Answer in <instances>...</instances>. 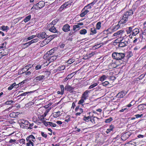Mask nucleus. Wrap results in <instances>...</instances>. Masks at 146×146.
<instances>
[{
	"mask_svg": "<svg viewBox=\"0 0 146 146\" xmlns=\"http://www.w3.org/2000/svg\"><path fill=\"white\" fill-rule=\"evenodd\" d=\"M109 84L108 82L106 81L102 83V85L103 86H108Z\"/></svg>",
	"mask_w": 146,
	"mask_h": 146,
	"instance_id": "603ef678",
	"label": "nucleus"
},
{
	"mask_svg": "<svg viewBox=\"0 0 146 146\" xmlns=\"http://www.w3.org/2000/svg\"><path fill=\"white\" fill-rule=\"evenodd\" d=\"M113 36H117L120 38H125L126 35L124 31L120 30L113 34Z\"/></svg>",
	"mask_w": 146,
	"mask_h": 146,
	"instance_id": "39448f33",
	"label": "nucleus"
},
{
	"mask_svg": "<svg viewBox=\"0 0 146 146\" xmlns=\"http://www.w3.org/2000/svg\"><path fill=\"white\" fill-rule=\"evenodd\" d=\"M65 67L64 66H61L58 67L57 69V70L59 71L61 70H63L65 69Z\"/></svg>",
	"mask_w": 146,
	"mask_h": 146,
	"instance_id": "f704fd0d",
	"label": "nucleus"
},
{
	"mask_svg": "<svg viewBox=\"0 0 146 146\" xmlns=\"http://www.w3.org/2000/svg\"><path fill=\"white\" fill-rule=\"evenodd\" d=\"M37 140L33 135L28 136L26 138L27 146H34L38 144Z\"/></svg>",
	"mask_w": 146,
	"mask_h": 146,
	"instance_id": "f257e3e1",
	"label": "nucleus"
},
{
	"mask_svg": "<svg viewBox=\"0 0 146 146\" xmlns=\"http://www.w3.org/2000/svg\"><path fill=\"white\" fill-rule=\"evenodd\" d=\"M30 125V123L27 120L23 119L21 121V126H23V127H28Z\"/></svg>",
	"mask_w": 146,
	"mask_h": 146,
	"instance_id": "ddd939ff",
	"label": "nucleus"
},
{
	"mask_svg": "<svg viewBox=\"0 0 146 146\" xmlns=\"http://www.w3.org/2000/svg\"><path fill=\"white\" fill-rule=\"evenodd\" d=\"M114 128L113 126L112 125H110V128L108 129L106 131V133L107 134H108L111 132V131H113V129Z\"/></svg>",
	"mask_w": 146,
	"mask_h": 146,
	"instance_id": "4be33fe9",
	"label": "nucleus"
},
{
	"mask_svg": "<svg viewBox=\"0 0 146 146\" xmlns=\"http://www.w3.org/2000/svg\"><path fill=\"white\" fill-rule=\"evenodd\" d=\"M101 23L100 22H98L96 24V28L98 30H99L100 29L101 26Z\"/></svg>",
	"mask_w": 146,
	"mask_h": 146,
	"instance_id": "ea45409f",
	"label": "nucleus"
},
{
	"mask_svg": "<svg viewBox=\"0 0 146 146\" xmlns=\"http://www.w3.org/2000/svg\"><path fill=\"white\" fill-rule=\"evenodd\" d=\"M86 100L84 99L81 97V99L78 101V104H81L82 106H83V103Z\"/></svg>",
	"mask_w": 146,
	"mask_h": 146,
	"instance_id": "e433bc0d",
	"label": "nucleus"
},
{
	"mask_svg": "<svg viewBox=\"0 0 146 146\" xmlns=\"http://www.w3.org/2000/svg\"><path fill=\"white\" fill-rule=\"evenodd\" d=\"M127 92L122 91L119 92L117 95V96L118 98H122L123 97L127 94Z\"/></svg>",
	"mask_w": 146,
	"mask_h": 146,
	"instance_id": "4468645a",
	"label": "nucleus"
},
{
	"mask_svg": "<svg viewBox=\"0 0 146 146\" xmlns=\"http://www.w3.org/2000/svg\"><path fill=\"white\" fill-rule=\"evenodd\" d=\"M48 123L49 125L54 127H55L56 126V124L55 123H53L50 122H48Z\"/></svg>",
	"mask_w": 146,
	"mask_h": 146,
	"instance_id": "49530a36",
	"label": "nucleus"
},
{
	"mask_svg": "<svg viewBox=\"0 0 146 146\" xmlns=\"http://www.w3.org/2000/svg\"><path fill=\"white\" fill-rule=\"evenodd\" d=\"M87 33V30L85 29H82L80 31V33L81 35H85Z\"/></svg>",
	"mask_w": 146,
	"mask_h": 146,
	"instance_id": "72a5a7b5",
	"label": "nucleus"
},
{
	"mask_svg": "<svg viewBox=\"0 0 146 146\" xmlns=\"http://www.w3.org/2000/svg\"><path fill=\"white\" fill-rule=\"evenodd\" d=\"M142 116H143L142 114H140V115L138 114H137V115H135V116L136 117V118H139V117H141Z\"/></svg>",
	"mask_w": 146,
	"mask_h": 146,
	"instance_id": "13d9d810",
	"label": "nucleus"
},
{
	"mask_svg": "<svg viewBox=\"0 0 146 146\" xmlns=\"http://www.w3.org/2000/svg\"><path fill=\"white\" fill-rule=\"evenodd\" d=\"M36 36L40 39H42L46 37L47 35L45 32H43L36 34Z\"/></svg>",
	"mask_w": 146,
	"mask_h": 146,
	"instance_id": "f8f14e48",
	"label": "nucleus"
},
{
	"mask_svg": "<svg viewBox=\"0 0 146 146\" xmlns=\"http://www.w3.org/2000/svg\"><path fill=\"white\" fill-rule=\"evenodd\" d=\"M38 40V39L37 38H35L26 43L23 44L22 45V47L23 48H25L28 47L32 44L37 42Z\"/></svg>",
	"mask_w": 146,
	"mask_h": 146,
	"instance_id": "423d86ee",
	"label": "nucleus"
},
{
	"mask_svg": "<svg viewBox=\"0 0 146 146\" xmlns=\"http://www.w3.org/2000/svg\"><path fill=\"white\" fill-rule=\"evenodd\" d=\"M34 92V91H31V92H24L23 93H22L19 96H25L27 95L29 93H33Z\"/></svg>",
	"mask_w": 146,
	"mask_h": 146,
	"instance_id": "58836bf2",
	"label": "nucleus"
},
{
	"mask_svg": "<svg viewBox=\"0 0 146 146\" xmlns=\"http://www.w3.org/2000/svg\"><path fill=\"white\" fill-rule=\"evenodd\" d=\"M125 56V54L123 53L114 52L112 54L113 58L117 60H120L123 59Z\"/></svg>",
	"mask_w": 146,
	"mask_h": 146,
	"instance_id": "7ed1b4c3",
	"label": "nucleus"
},
{
	"mask_svg": "<svg viewBox=\"0 0 146 146\" xmlns=\"http://www.w3.org/2000/svg\"><path fill=\"white\" fill-rule=\"evenodd\" d=\"M41 135L43 137H44L45 138H46L47 137V135L43 132H41Z\"/></svg>",
	"mask_w": 146,
	"mask_h": 146,
	"instance_id": "3c124183",
	"label": "nucleus"
},
{
	"mask_svg": "<svg viewBox=\"0 0 146 146\" xmlns=\"http://www.w3.org/2000/svg\"><path fill=\"white\" fill-rule=\"evenodd\" d=\"M141 37L144 40H146V33L143 32L142 33Z\"/></svg>",
	"mask_w": 146,
	"mask_h": 146,
	"instance_id": "a18cd8bd",
	"label": "nucleus"
},
{
	"mask_svg": "<svg viewBox=\"0 0 146 146\" xmlns=\"http://www.w3.org/2000/svg\"><path fill=\"white\" fill-rule=\"evenodd\" d=\"M80 27V26H79L78 25H74L73 26V30L75 31L78 30L79 29Z\"/></svg>",
	"mask_w": 146,
	"mask_h": 146,
	"instance_id": "c9c22d12",
	"label": "nucleus"
},
{
	"mask_svg": "<svg viewBox=\"0 0 146 146\" xmlns=\"http://www.w3.org/2000/svg\"><path fill=\"white\" fill-rule=\"evenodd\" d=\"M95 4V2H94L90 3L84 8V10H85L88 14L91 11L92 6H93Z\"/></svg>",
	"mask_w": 146,
	"mask_h": 146,
	"instance_id": "0eeeda50",
	"label": "nucleus"
},
{
	"mask_svg": "<svg viewBox=\"0 0 146 146\" xmlns=\"http://www.w3.org/2000/svg\"><path fill=\"white\" fill-rule=\"evenodd\" d=\"M0 29L3 31H5L7 32L9 29V27L7 26H5L4 25H3L0 27Z\"/></svg>",
	"mask_w": 146,
	"mask_h": 146,
	"instance_id": "5701e85b",
	"label": "nucleus"
},
{
	"mask_svg": "<svg viewBox=\"0 0 146 146\" xmlns=\"http://www.w3.org/2000/svg\"><path fill=\"white\" fill-rule=\"evenodd\" d=\"M75 74V73H72L70 74H69L68 75V76H69L68 77L69 79H70L72 78L74 75Z\"/></svg>",
	"mask_w": 146,
	"mask_h": 146,
	"instance_id": "4d7b16f0",
	"label": "nucleus"
},
{
	"mask_svg": "<svg viewBox=\"0 0 146 146\" xmlns=\"http://www.w3.org/2000/svg\"><path fill=\"white\" fill-rule=\"evenodd\" d=\"M60 88L61 89V91H62V92H63L64 93V86L62 85H60Z\"/></svg>",
	"mask_w": 146,
	"mask_h": 146,
	"instance_id": "6e6d98bb",
	"label": "nucleus"
},
{
	"mask_svg": "<svg viewBox=\"0 0 146 146\" xmlns=\"http://www.w3.org/2000/svg\"><path fill=\"white\" fill-rule=\"evenodd\" d=\"M74 61V60L72 59H69L67 61V62L68 64H70L73 63Z\"/></svg>",
	"mask_w": 146,
	"mask_h": 146,
	"instance_id": "8fccbe9b",
	"label": "nucleus"
},
{
	"mask_svg": "<svg viewBox=\"0 0 146 146\" xmlns=\"http://www.w3.org/2000/svg\"><path fill=\"white\" fill-rule=\"evenodd\" d=\"M57 36V35H56V34L53 35H52L50 36L48 38V39H49V40H52V39H53V38H54L55 37H56Z\"/></svg>",
	"mask_w": 146,
	"mask_h": 146,
	"instance_id": "37998d69",
	"label": "nucleus"
},
{
	"mask_svg": "<svg viewBox=\"0 0 146 146\" xmlns=\"http://www.w3.org/2000/svg\"><path fill=\"white\" fill-rule=\"evenodd\" d=\"M70 26L68 24H66L63 26L62 29L65 32H68L70 31Z\"/></svg>",
	"mask_w": 146,
	"mask_h": 146,
	"instance_id": "2eb2a0df",
	"label": "nucleus"
},
{
	"mask_svg": "<svg viewBox=\"0 0 146 146\" xmlns=\"http://www.w3.org/2000/svg\"><path fill=\"white\" fill-rule=\"evenodd\" d=\"M71 3V2L70 1L66 2L63 5H62L61 6L60 8H62V9H63L66 7H67L68 6H69V5H70Z\"/></svg>",
	"mask_w": 146,
	"mask_h": 146,
	"instance_id": "6ab92c4d",
	"label": "nucleus"
},
{
	"mask_svg": "<svg viewBox=\"0 0 146 146\" xmlns=\"http://www.w3.org/2000/svg\"><path fill=\"white\" fill-rule=\"evenodd\" d=\"M13 88H18V86L17 85L16 83H14L9 86L8 87V89L9 90H11Z\"/></svg>",
	"mask_w": 146,
	"mask_h": 146,
	"instance_id": "aec40b11",
	"label": "nucleus"
},
{
	"mask_svg": "<svg viewBox=\"0 0 146 146\" xmlns=\"http://www.w3.org/2000/svg\"><path fill=\"white\" fill-rule=\"evenodd\" d=\"M133 100H132L131 101V102L130 103V104H129L127 105H126V107H128L129 108L130 107L132 106V105L131 104V103L133 102Z\"/></svg>",
	"mask_w": 146,
	"mask_h": 146,
	"instance_id": "052dcab7",
	"label": "nucleus"
},
{
	"mask_svg": "<svg viewBox=\"0 0 146 146\" xmlns=\"http://www.w3.org/2000/svg\"><path fill=\"white\" fill-rule=\"evenodd\" d=\"M9 50L8 49H6L3 50L0 53V58L3 57L4 56L8 54Z\"/></svg>",
	"mask_w": 146,
	"mask_h": 146,
	"instance_id": "dca6fc26",
	"label": "nucleus"
},
{
	"mask_svg": "<svg viewBox=\"0 0 146 146\" xmlns=\"http://www.w3.org/2000/svg\"><path fill=\"white\" fill-rule=\"evenodd\" d=\"M133 29V27H129L128 29L126 30V31L127 34H129L132 31Z\"/></svg>",
	"mask_w": 146,
	"mask_h": 146,
	"instance_id": "79ce46f5",
	"label": "nucleus"
},
{
	"mask_svg": "<svg viewBox=\"0 0 146 146\" xmlns=\"http://www.w3.org/2000/svg\"><path fill=\"white\" fill-rule=\"evenodd\" d=\"M56 22H57V20H54L48 25L47 28L49 29V30L51 32L53 33H58L57 30L56 28L53 26L56 24Z\"/></svg>",
	"mask_w": 146,
	"mask_h": 146,
	"instance_id": "20e7f679",
	"label": "nucleus"
},
{
	"mask_svg": "<svg viewBox=\"0 0 146 146\" xmlns=\"http://www.w3.org/2000/svg\"><path fill=\"white\" fill-rule=\"evenodd\" d=\"M139 48V47L137 46H135L134 48V50H138Z\"/></svg>",
	"mask_w": 146,
	"mask_h": 146,
	"instance_id": "774afa93",
	"label": "nucleus"
},
{
	"mask_svg": "<svg viewBox=\"0 0 146 146\" xmlns=\"http://www.w3.org/2000/svg\"><path fill=\"white\" fill-rule=\"evenodd\" d=\"M56 123L59 125H61L62 124V122L61 121H57L56 122Z\"/></svg>",
	"mask_w": 146,
	"mask_h": 146,
	"instance_id": "0e129e2a",
	"label": "nucleus"
},
{
	"mask_svg": "<svg viewBox=\"0 0 146 146\" xmlns=\"http://www.w3.org/2000/svg\"><path fill=\"white\" fill-rule=\"evenodd\" d=\"M98 85V84L97 83H95L92 84L89 87L88 89H91L95 86H96Z\"/></svg>",
	"mask_w": 146,
	"mask_h": 146,
	"instance_id": "a19ab883",
	"label": "nucleus"
},
{
	"mask_svg": "<svg viewBox=\"0 0 146 146\" xmlns=\"http://www.w3.org/2000/svg\"><path fill=\"white\" fill-rule=\"evenodd\" d=\"M87 14L88 13L85 10H84L83 9L81 11L80 16L81 17H83Z\"/></svg>",
	"mask_w": 146,
	"mask_h": 146,
	"instance_id": "cd10ccee",
	"label": "nucleus"
},
{
	"mask_svg": "<svg viewBox=\"0 0 146 146\" xmlns=\"http://www.w3.org/2000/svg\"><path fill=\"white\" fill-rule=\"evenodd\" d=\"M90 121L93 123L95 124V120L94 118L90 119Z\"/></svg>",
	"mask_w": 146,
	"mask_h": 146,
	"instance_id": "69168bd1",
	"label": "nucleus"
},
{
	"mask_svg": "<svg viewBox=\"0 0 146 146\" xmlns=\"http://www.w3.org/2000/svg\"><path fill=\"white\" fill-rule=\"evenodd\" d=\"M127 37L126 36L125 38H122V39L120 40V41L119 44L120 47H123L127 45L128 44V41L125 40V39H126V40H127Z\"/></svg>",
	"mask_w": 146,
	"mask_h": 146,
	"instance_id": "9d476101",
	"label": "nucleus"
},
{
	"mask_svg": "<svg viewBox=\"0 0 146 146\" xmlns=\"http://www.w3.org/2000/svg\"><path fill=\"white\" fill-rule=\"evenodd\" d=\"M54 58V59H52L53 60H55L57 57L56 56H51L49 53V52H48L43 56V58L44 59L48 60L49 61H50V59H52L53 58Z\"/></svg>",
	"mask_w": 146,
	"mask_h": 146,
	"instance_id": "6e6552de",
	"label": "nucleus"
},
{
	"mask_svg": "<svg viewBox=\"0 0 146 146\" xmlns=\"http://www.w3.org/2000/svg\"><path fill=\"white\" fill-rule=\"evenodd\" d=\"M60 114V112L58 111L54 112L53 114V116L54 117L56 118L58 117Z\"/></svg>",
	"mask_w": 146,
	"mask_h": 146,
	"instance_id": "c85d7f7f",
	"label": "nucleus"
},
{
	"mask_svg": "<svg viewBox=\"0 0 146 146\" xmlns=\"http://www.w3.org/2000/svg\"><path fill=\"white\" fill-rule=\"evenodd\" d=\"M65 89L66 90L70 91L73 89L69 85H66L65 86Z\"/></svg>",
	"mask_w": 146,
	"mask_h": 146,
	"instance_id": "2f4dec72",
	"label": "nucleus"
},
{
	"mask_svg": "<svg viewBox=\"0 0 146 146\" xmlns=\"http://www.w3.org/2000/svg\"><path fill=\"white\" fill-rule=\"evenodd\" d=\"M91 90H86L82 94L81 97L86 100L88 99L89 96V94L90 93Z\"/></svg>",
	"mask_w": 146,
	"mask_h": 146,
	"instance_id": "9b49d317",
	"label": "nucleus"
},
{
	"mask_svg": "<svg viewBox=\"0 0 146 146\" xmlns=\"http://www.w3.org/2000/svg\"><path fill=\"white\" fill-rule=\"evenodd\" d=\"M57 49V47H55L54 48L51 49L49 51H48V52H49V53L50 54V55H52V54L54 53V51H56Z\"/></svg>",
	"mask_w": 146,
	"mask_h": 146,
	"instance_id": "4c0bfd02",
	"label": "nucleus"
},
{
	"mask_svg": "<svg viewBox=\"0 0 146 146\" xmlns=\"http://www.w3.org/2000/svg\"><path fill=\"white\" fill-rule=\"evenodd\" d=\"M36 36V35H32L31 36H30L29 37H28L27 38V40H30L31 39H32L34 38H35Z\"/></svg>",
	"mask_w": 146,
	"mask_h": 146,
	"instance_id": "09e8293b",
	"label": "nucleus"
},
{
	"mask_svg": "<svg viewBox=\"0 0 146 146\" xmlns=\"http://www.w3.org/2000/svg\"><path fill=\"white\" fill-rule=\"evenodd\" d=\"M133 14V12L132 10H129L126 12L123 15L122 18L119 21L117 26L118 25H121V24L125 23L127 21L129 16L132 15Z\"/></svg>",
	"mask_w": 146,
	"mask_h": 146,
	"instance_id": "f03ea898",
	"label": "nucleus"
},
{
	"mask_svg": "<svg viewBox=\"0 0 146 146\" xmlns=\"http://www.w3.org/2000/svg\"><path fill=\"white\" fill-rule=\"evenodd\" d=\"M83 119L85 121H88L90 119V117L89 116H85L84 117Z\"/></svg>",
	"mask_w": 146,
	"mask_h": 146,
	"instance_id": "de8ad7c7",
	"label": "nucleus"
},
{
	"mask_svg": "<svg viewBox=\"0 0 146 146\" xmlns=\"http://www.w3.org/2000/svg\"><path fill=\"white\" fill-rule=\"evenodd\" d=\"M45 4V3L43 1H40L35 5H34L33 7L31 8V9L33 7H35L36 9H40L43 7Z\"/></svg>",
	"mask_w": 146,
	"mask_h": 146,
	"instance_id": "1a4fd4ad",
	"label": "nucleus"
},
{
	"mask_svg": "<svg viewBox=\"0 0 146 146\" xmlns=\"http://www.w3.org/2000/svg\"><path fill=\"white\" fill-rule=\"evenodd\" d=\"M19 114L18 112H12L10 114V116L12 117H16Z\"/></svg>",
	"mask_w": 146,
	"mask_h": 146,
	"instance_id": "bb28decb",
	"label": "nucleus"
},
{
	"mask_svg": "<svg viewBox=\"0 0 146 146\" xmlns=\"http://www.w3.org/2000/svg\"><path fill=\"white\" fill-rule=\"evenodd\" d=\"M45 76L43 75H40L36 77L34 79V80L36 82H38L43 79Z\"/></svg>",
	"mask_w": 146,
	"mask_h": 146,
	"instance_id": "f3484780",
	"label": "nucleus"
},
{
	"mask_svg": "<svg viewBox=\"0 0 146 146\" xmlns=\"http://www.w3.org/2000/svg\"><path fill=\"white\" fill-rule=\"evenodd\" d=\"M139 32V30L138 29L135 28L133 31L132 35L133 36H135L138 34Z\"/></svg>",
	"mask_w": 146,
	"mask_h": 146,
	"instance_id": "412c9836",
	"label": "nucleus"
},
{
	"mask_svg": "<svg viewBox=\"0 0 146 146\" xmlns=\"http://www.w3.org/2000/svg\"><path fill=\"white\" fill-rule=\"evenodd\" d=\"M31 15H29L28 16L26 17L23 20V21L25 23H26L29 21L31 19Z\"/></svg>",
	"mask_w": 146,
	"mask_h": 146,
	"instance_id": "a878e982",
	"label": "nucleus"
},
{
	"mask_svg": "<svg viewBox=\"0 0 146 146\" xmlns=\"http://www.w3.org/2000/svg\"><path fill=\"white\" fill-rule=\"evenodd\" d=\"M37 118L36 117H35L33 118V121L35 122H37Z\"/></svg>",
	"mask_w": 146,
	"mask_h": 146,
	"instance_id": "680f3d73",
	"label": "nucleus"
},
{
	"mask_svg": "<svg viewBox=\"0 0 146 146\" xmlns=\"http://www.w3.org/2000/svg\"><path fill=\"white\" fill-rule=\"evenodd\" d=\"M25 140L24 139H20L19 141V142L21 143L24 144L25 143Z\"/></svg>",
	"mask_w": 146,
	"mask_h": 146,
	"instance_id": "bf43d9fd",
	"label": "nucleus"
},
{
	"mask_svg": "<svg viewBox=\"0 0 146 146\" xmlns=\"http://www.w3.org/2000/svg\"><path fill=\"white\" fill-rule=\"evenodd\" d=\"M13 102V101L12 100L7 101L5 102V104L7 105H9L11 104Z\"/></svg>",
	"mask_w": 146,
	"mask_h": 146,
	"instance_id": "864d4df0",
	"label": "nucleus"
},
{
	"mask_svg": "<svg viewBox=\"0 0 146 146\" xmlns=\"http://www.w3.org/2000/svg\"><path fill=\"white\" fill-rule=\"evenodd\" d=\"M75 111L77 112L82 113L83 112V109L81 108H80L79 106H77L75 108Z\"/></svg>",
	"mask_w": 146,
	"mask_h": 146,
	"instance_id": "393cba45",
	"label": "nucleus"
},
{
	"mask_svg": "<svg viewBox=\"0 0 146 146\" xmlns=\"http://www.w3.org/2000/svg\"><path fill=\"white\" fill-rule=\"evenodd\" d=\"M113 120L112 117H110L109 118L106 119L105 121V122L106 123H109Z\"/></svg>",
	"mask_w": 146,
	"mask_h": 146,
	"instance_id": "c03bdc74",
	"label": "nucleus"
},
{
	"mask_svg": "<svg viewBox=\"0 0 146 146\" xmlns=\"http://www.w3.org/2000/svg\"><path fill=\"white\" fill-rule=\"evenodd\" d=\"M16 141V140L15 139H11L9 141V142L10 143L15 142Z\"/></svg>",
	"mask_w": 146,
	"mask_h": 146,
	"instance_id": "e2e57ef3",
	"label": "nucleus"
},
{
	"mask_svg": "<svg viewBox=\"0 0 146 146\" xmlns=\"http://www.w3.org/2000/svg\"><path fill=\"white\" fill-rule=\"evenodd\" d=\"M41 66L40 64L37 65L35 67V68L36 70L40 69L41 68Z\"/></svg>",
	"mask_w": 146,
	"mask_h": 146,
	"instance_id": "5fc2aeb1",
	"label": "nucleus"
},
{
	"mask_svg": "<svg viewBox=\"0 0 146 146\" xmlns=\"http://www.w3.org/2000/svg\"><path fill=\"white\" fill-rule=\"evenodd\" d=\"M135 144L131 142L127 143L125 144V146H135Z\"/></svg>",
	"mask_w": 146,
	"mask_h": 146,
	"instance_id": "473e14b6",
	"label": "nucleus"
},
{
	"mask_svg": "<svg viewBox=\"0 0 146 146\" xmlns=\"http://www.w3.org/2000/svg\"><path fill=\"white\" fill-rule=\"evenodd\" d=\"M90 31H91V35H93L96 34L97 33L96 29L94 28H91Z\"/></svg>",
	"mask_w": 146,
	"mask_h": 146,
	"instance_id": "7c9ffc66",
	"label": "nucleus"
},
{
	"mask_svg": "<svg viewBox=\"0 0 146 146\" xmlns=\"http://www.w3.org/2000/svg\"><path fill=\"white\" fill-rule=\"evenodd\" d=\"M145 105L144 104H141L138 106L137 107L139 110H143L144 108H145Z\"/></svg>",
	"mask_w": 146,
	"mask_h": 146,
	"instance_id": "c756f323",
	"label": "nucleus"
},
{
	"mask_svg": "<svg viewBox=\"0 0 146 146\" xmlns=\"http://www.w3.org/2000/svg\"><path fill=\"white\" fill-rule=\"evenodd\" d=\"M33 66V65L28 64L25 66L23 69V71H26L29 70L30 68H32Z\"/></svg>",
	"mask_w": 146,
	"mask_h": 146,
	"instance_id": "a211bd4d",
	"label": "nucleus"
},
{
	"mask_svg": "<svg viewBox=\"0 0 146 146\" xmlns=\"http://www.w3.org/2000/svg\"><path fill=\"white\" fill-rule=\"evenodd\" d=\"M144 136L143 135H139L137 136V137L140 138H143V137Z\"/></svg>",
	"mask_w": 146,
	"mask_h": 146,
	"instance_id": "338daca9",
	"label": "nucleus"
},
{
	"mask_svg": "<svg viewBox=\"0 0 146 146\" xmlns=\"http://www.w3.org/2000/svg\"><path fill=\"white\" fill-rule=\"evenodd\" d=\"M107 78V76L105 75H103L98 80L101 82H103Z\"/></svg>",
	"mask_w": 146,
	"mask_h": 146,
	"instance_id": "b1692460",
	"label": "nucleus"
}]
</instances>
